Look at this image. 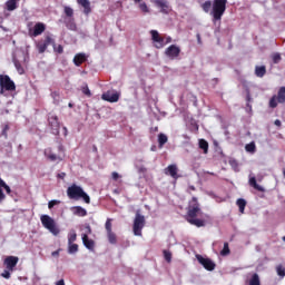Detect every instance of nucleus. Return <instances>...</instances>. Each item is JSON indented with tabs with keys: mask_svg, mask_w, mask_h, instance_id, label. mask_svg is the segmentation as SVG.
<instances>
[{
	"mask_svg": "<svg viewBox=\"0 0 285 285\" xmlns=\"http://www.w3.org/2000/svg\"><path fill=\"white\" fill-rule=\"evenodd\" d=\"M200 213L202 208L199 207V202H197V197H193L187 208L186 220L188 224H191V226H197V228L206 226V222H204V219L197 218V215Z\"/></svg>",
	"mask_w": 285,
	"mask_h": 285,
	"instance_id": "obj_1",
	"label": "nucleus"
},
{
	"mask_svg": "<svg viewBox=\"0 0 285 285\" xmlns=\"http://www.w3.org/2000/svg\"><path fill=\"white\" fill-rule=\"evenodd\" d=\"M67 196L69 197V199H75L76 202H79V199H83L85 204H90V196H88L83 191V188L75 184L68 187Z\"/></svg>",
	"mask_w": 285,
	"mask_h": 285,
	"instance_id": "obj_2",
	"label": "nucleus"
},
{
	"mask_svg": "<svg viewBox=\"0 0 285 285\" xmlns=\"http://www.w3.org/2000/svg\"><path fill=\"white\" fill-rule=\"evenodd\" d=\"M226 3H228V0L213 1L210 14L214 21H220L222 17H224V12H226Z\"/></svg>",
	"mask_w": 285,
	"mask_h": 285,
	"instance_id": "obj_3",
	"label": "nucleus"
},
{
	"mask_svg": "<svg viewBox=\"0 0 285 285\" xmlns=\"http://www.w3.org/2000/svg\"><path fill=\"white\" fill-rule=\"evenodd\" d=\"M40 222H41L43 228L49 230V233H51V235L57 236V235H59V233H61V230L57 226V222H55L52 217H50L48 215H42V216H40Z\"/></svg>",
	"mask_w": 285,
	"mask_h": 285,
	"instance_id": "obj_4",
	"label": "nucleus"
},
{
	"mask_svg": "<svg viewBox=\"0 0 285 285\" xmlns=\"http://www.w3.org/2000/svg\"><path fill=\"white\" fill-rule=\"evenodd\" d=\"M17 90V85L8 75H0V95L3 92H14Z\"/></svg>",
	"mask_w": 285,
	"mask_h": 285,
	"instance_id": "obj_5",
	"label": "nucleus"
},
{
	"mask_svg": "<svg viewBox=\"0 0 285 285\" xmlns=\"http://www.w3.org/2000/svg\"><path fill=\"white\" fill-rule=\"evenodd\" d=\"M144 226H146V217H144V215L137 212L134 219V227H132L134 235H136V237H141V230H144Z\"/></svg>",
	"mask_w": 285,
	"mask_h": 285,
	"instance_id": "obj_6",
	"label": "nucleus"
},
{
	"mask_svg": "<svg viewBox=\"0 0 285 285\" xmlns=\"http://www.w3.org/2000/svg\"><path fill=\"white\" fill-rule=\"evenodd\" d=\"M278 104H285V87H281L277 91V95H274L269 99V108H277Z\"/></svg>",
	"mask_w": 285,
	"mask_h": 285,
	"instance_id": "obj_7",
	"label": "nucleus"
},
{
	"mask_svg": "<svg viewBox=\"0 0 285 285\" xmlns=\"http://www.w3.org/2000/svg\"><path fill=\"white\" fill-rule=\"evenodd\" d=\"M63 14L67 18L65 21L68 28H70V30H75L77 28V24H75V9H72L71 7L65 6Z\"/></svg>",
	"mask_w": 285,
	"mask_h": 285,
	"instance_id": "obj_8",
	"label": "nucleus"
},
{
	"mask_svg": "<svg viewBox=\"0 0 285 285\" xmlns=\"http://www.w3.org/2000/svg\"><path fill=\"white\" fill-rule=\"evenodd\" d=\"M48 126L52 135H56V136L59 135L61 124L59 122V117L57 115H52V114L48 115Z\"/></svg>",
	"mask_w": 285,
	"mask_h": 285,
	"instance_id": "obj_9",
	"label": "nucleus"
},
{
	"mask_svg": "<svg viewBox=\"0 0 285 285\" xmlns=\"http://www.w3.org/2000/svg\"><path fill=\"white\" fill-rule=\"evenodd\" d=\"M196 259L199 264L203 265L205 271L213 272L217 267V264H215V262H213V259L206 258L199 254L196 255Z\"/></svg>",
	"mask_w": 285,
	"mask_h": 285,
	"instance_id": "obj_10",
	"label": "nucleus"
},
{
	"mask_svg": "<svg viewBox=\"0 0 285 285\" xmlns=\"http://www.w3.org/2000/svg\"><path fill=\"white\" fill-rule=\"evenodd\" d=\"M165 55L168 57V59L175 61V59H179V55H181V48H179L177 45H171L165 50Z\"/></svg>",
	"mask_w": 285,
	"mask_h": 285,
	"instance_id": "obj_11",
	"label": "nucleus"
},
{
	"mask_svg": "<svg viewBox=\"0 0 285 285\" xmlns=\"http://www.w3.org/2000/svg\"><path fill=\"white\" fill-rule=\"evenodd\" d=\"M173 41V38L168 37H153L151 43L154 48H157L158 50L164 48V46H168Z\"/></svg>",
	"mask_w": 285,
	"mask_h": 285,
	"instance_id": "obj_12",
	"label": "nucleus"
},
{
	"mask_svg": "<svg viewBox=\"0 0 285 285\" xmlns=\"http://www.w3.org/2000/svg\"><path fill=\"white\" fill-rule=\"evenodd\" d=\"M87 229V234H82V244L86 248H88V250H95V240L89 239L88 235H90L92 233V228H90V225H88L86 227Z\"/></svg>",
	"mask_w": 285,
	"mask_h": 285,
	"instance_id": "obj_13",
	"label": "nucleus"
},
{
	"mask_svg": "<svg viewBox=\"0 0 285 285\" xmlns=\"http://www.w3.org/2000/svg\"><path fill=\"white\" fill-rule=\"evenodd\" d=\"M165 175H168L169 177H171L173 179H179V168L177 167V165L173 164V165H168L165 169H164Z\"/></svg>",
	"mask_w": 285,
	"mask_h": 285,
	"instance_id": "obj_14",
	"label": "nucleus"
},
{
	"mask_svg": "<svg viewBox=\"0 0 285 285\" xmlns=\"http://www.w3.org/2000/svg\"><path fill=\"white\" fill-rule=\"evenodd\" d=\"M17 264H19V257L17 256H8L4 259V266L7 271H14V268L17 267Z\"/></svg>",
	"mask_w": 285,
	"mask_h": 285,
	"instance_id": "obj_15",
	"label": "nucleus"
},
{
	"mask_svg": "<svg viewBox=\"0 0 285 285\" xmlns=\"http://www.w3.org/2000/svg\"><path fill=\"white\" fill-rule=\"evenodd\" d=\"M156 8L160 9L163 14H168L170 12V4L166 0H154Z\"/></svg>",
	"mask_w": 285,
	"mask_h": 285,
	"instance_id": "obj_16",
	"label": "nucleus"
},
{
	"mask_svg": "<svg viewBox=\"0 0 285 285\" xmlns=\"http://www.w3.org/2000/svg\"><path fill=\"white\" fill-rule=\"evenodd\" d=\"M102 99L104 101H108L109 104H117V101H119V94L107 91L102 94Z\"/></svg>",
	"mask_w": 285,
	"mask_h": 285,
	"instance_id": "obj_17",
	"label": "nucleus"
},
{
	"mask_svg": "<svg viewBox=\"0 0 285 285\" xmlns=\"http://www.w3.org/2000/svg\"><path fill=\"white\" fill-rule=\"evenodd\" d=\"M52 43V38L47 37L46 40H41L37 43L38 52L43 53L46 50H48V46Z\"/></svg>",
	"mask_w": 285,
	"mask_h": 285,
	"instance_id": "obj_18",
	"label": "nucleus"
},
{
	"mask_svg": "<svg viewBox=\"0 0 285 285\" xmlns=\"http://www.w3.org/2000/svg\"><path fill=\"white\" fill-rule=\"evenodd\" d=\"M77 3L83 8V14L87 17L92 12V9L90 8V0H77Z\"/></svg>",
	"mask_w": 285,
	"mask_h": 285,
	"instance_id": "obj_19",
	"label": "nucleus"
},
{
	"mask_svg": "<svg viewBox=\"0 0 285 285\" xmlns=\"http://www.w3.org/2000/svg\"><path fill=\"white\" fill-rule=\"evenodd\" d=\"M45 157H47V159H49V161H57V160L63 161V158L61 156L52 153V149H46Z\"/></svg>",
	"mask_w": 285,
	"mask_h": 285,
	"instance_id": "obj_20",
	"label": "nucleus"
},
{
	"mask_svg": "<svg viewBox=\"0 0 285 285\" xmlns=\"http://www.w3.org/2000/svg\"><path fill=\"white\" fill-rule=\"evenodd\" d=\"M86 61H88V57H86V53H77L73 57V63L77 67L81 66L82 63H86Z\"/></svg>",
	"mask_w": 285,
	"mask_h": 285,
	"instance_id": "obj_21",
	"label": "nucleus"
},
{
	"mask_svg": "<svg viewBox=\"0 0 285 285\" xmlns=\"http://www.w3.org/2000/svg\"><path fill=\"white\" fill-rule=\"evenodd\" d=\"M71 210L77 217H86L88 215V210L81 206H75L71 208Z\"/></svg>",
	"mask_w": 285,
	"mask_h": 285,
	"instance_id": "obj_22",
	"label": "nucleus"
},
{
	"mask_svg": "<svg viewBox=\"0 0 285 285\" xmlns=\"http://www.w3.org/2000/svg\"><path fill=\"white\" fill-rule=\"evenodd\" d=\"M46 32V24L43 22H38L33 27V35L35 37H39V35H43Z\"/></svg>",
	"mask_w": 285,
	"mask_h": 285,
	"instance_id": "obj_23",
	"label": "nucleus"
},
{
	"mask_svg": "<svg viewBox=\"0 0 285 285\" xmlns=\"http://www.w3.org/2000/svg\"><path fill=\"white\" fill-rule=\"evenodd\" d=\"M254 75L259 79L264 78L266 76V66H256Z\"/></svg>",
	"mask_w": 285,
	"mask_h": 285,
	"instance_id": "obj_24",
	"label": "nucleus"
},
{
	"mask_svg": "<svg viewBox=\"0 0 285 285\" xmlns=\"http://www.w3.org/2000/svg\"><path fill=\"white\" fill-rule=\"evenodd\" d=\"M249 186L258 190V193H264V187L257 184V179L255 177L249 178Z\"/></svg>",
	"mask_w": 285,
	"mask_h": 285,
	"instance_id": "obj_25",
	"label": "nucleus"
},
{
	"mask_svg": "<svg viewBox=\"0 0 285 285\" xmlns=\"http://www.w3.org/2000/svg\"><path fill=\"white\" fill-rule=\"evenodd\" d=\"M248 285H262V281L259 279V274L254 273L248 281Z\"/></svg>",
	"mask_w": 285,
	"mask_h": 285,
	"instance_id": "obj_26",
	"label": "nucleus"
},
{
	"mask_svg": "<svg viewBox=\"0 0 285 285\" xmlns=\"http://www.w3.org/2000/svg\"><path fill=\"white\" fill-rule=\"evenodd\" d=\"M198 145L204 155H208V141H206V139H199Z\"/></svg>",
	"mask_w": 285,
	"mask_h": 285,
	"instance_id": "obj_27",
	"label": "nucleus"
},
{
	"mask_svg": "<svg viewBox=\"0 0 285 285\" xmlns=\"http://www.w3.org/2000/svg\"><path fill=\"white\" fill-rule=\"evenodd\" d=\"M236 205L239 208V213L244 214V210H246V199L238 198L237 202H236Z\"/></svg>",
	"mask_w": 285,
	"mask_h": 285,
	"instance_id": "obj_28",
	"label": "nucleus"
},
{
	"mask_svg": "<svg viewBox=\"0 0 285 285\" xmlns=\"http://www.w3.org/2000/svg\"><path fill=\"white\" fill-rule=\"evenodd\" d=\"M6 6H7V10L9 12H12L13 10H17V0H8L6 2Z\"/></svg>",
	"mask_w": 285,
	"mask_h": 285,
	"instance_id": "obj_29",
	"label": "nucleus"
},
{
	"mask_svg": "<svg viewBox=\"0 0 285 285\" xmlns=\"http://www.w3.org/2000/svg\"><path fill=\"white\" fill-rule=\"evenodd\" d=\"M68 253L69 255H75V253H79V245L75 243L68 244Z\"/></svg>",
	"mask_w": 285,
	"mask_h": 285,
	"instance_id": "obj_30",
	"label": "nucleus"
},
{
	"mask_svg": "<svg viewBox=\"0 0 285 285\" xmlns=\"http://www.w3.org/2000/svg\"><path fill=\"white\" fill-rule=\"evenodd\" d=\"M77 242V232L71 229L68 234V244H75Z\"/></svg>",
	"mask_w": 285,
	"mask_h": 285,
	"instance_id": "obj_31",
	"label": "nucleus"
},
{
	"mask_svg": "<svg viewBox=\"0 0 285 285\" xmlns=\"http://www.w3.org/2000/svg\"><path fill=\"white\" fill-rule=\"evenodd\" d=\"M168 142V136L167 135H164V134H159L158 135V144H159V147L163 148L165 144Z\"/></svg>",
	"mask_w": 285,
	"mask_h": 285,
	"instance_id": "obj_32",
	"label": "nucleus"
},
{
	"mask_svg": "<svg viewBox=\"0 0 285 285\" xmlns=\"http://www.w3.org/2000/svg\"><path fill=\"white\" fill-rule=\"evenodd\" d=\"M13 65H14L17 71L19 72V75H23L26 72L23 69V66H21V62L19 60H17V58H13Z\"/></svg>",
	"mask_w": 285,
	"mask_h": 285,
	"instance_id": "obj_33",
	"label": "nucleus"
},
{
	"mask_svg": "<svg viewBox=\"0 0 285 285\" xmlns=\"http://www.w3.org/2000/svg\"><path fill=\"white\" fill-rule=\"evenodd\" d=\"M202 8L204 12H210V10H213V2L210 0H207L202 4Z\"/></svg>",
	"mask_w": 285,
	"mask_h": 285,
	"instance_id": "obj_34",
	"label": "nucleus"
},
{
	"mask_svg": "<svg viewBox=\"0 0 285 285\" xmlns=\"http://www.w3.org/2000/svg\"><path fill=\"white\" fill-rule=\"evenodd\" d=\"M109 244H117V235L112 232L107 233Z\"/></svg>",
	"mask_w": 285,
	"mask_h": 285,
	"instance_id": "obj_35",
	"label": "nucleus"
},
{
	"mask_svg": "<svg viewBox=\"0 0 285 285\" xmlns=\"http://www.w3.org/2000/svg\"><path fill=\"white\" fill-rule=\"evenodd\" d=\"M246 153H255L257 150V147L255 146V142H249L245 146Z\"/></svg>",
	"mask_w": 285,
	"mask_h": 285,
	"instance_id": "obj_36",
	"label": "nucleus"
},
{
	"mask_svg": "<svg viewBox=\"0 0 285 285\" xmlns=\"http://www.w3.org/2000/svg\"><path fill=\"white\" fill-rule=\"evenodd\" d=\"M276 273H277V276H278V277H285V268H284V266L278 265V266L276 267Z\"/></svg>",
	"mask_w": 285,
	"mask_h": 285,
	"instance_id": "obj_37",
	"label": "nucleus"
},
{
	"mask_svg": "<svg viewBox=\"0 0 285 285\" xmlns=\"http://www.w3.org/2000/svg\"><path fill=\"white\" fill-rule=\"evenodd\" d=\"M163 253H164V258L168 262V264H170L173 262V253L166 249Z\"/></svg>",
	"mask_w": 285,
	"mask_h": 285,
	"instance_id": "obj_38",
	"label": "nucleus"
},
{
	"mask_svg": "<svg viewBox=\"0 0 285 285\" xmlns=\"http://www.w3.org/2000/svg\"><path fill=\"white\" fill-rule=\"evenodd\" d=\"M105 228L107 230V234L112 233V220L110 218L106 220Z\"/></svg>",
	"mask_w": 285,
	"mask_h": 285,
	"instance_id": "obj_39",
	"label": "nucleus"
},
{
	"mask_svg": "<svg viewBox=\"0 0 285 285\" xmlns=\"http://www.w3.org/2000/svg\"><path fill=\"white\" fill-rule=\"evenodd\" d=\"M52 45H53L55 52H58V55H63V46L56 45L55 42H52Z\"/></svg>",
	"mask_w": 285,
	"mask_h": 285,
	"instance_id": "obj_40",
	"label": "nucleus"
},
{
	"mask_svg": "<svg viewBox=\"0 0 285 285\" xmlns=\"http://www.w3.org/2000/svg\"><path fill=\"white\" fill-rule=\"evenodd\" d=\"M220 255H230V248L228 247V243H224V247L220 252Z\"/></svg>",
	"mask_w": 285,
	"mask_h": 285,
	"instance_id": "obj_41",
	"label": "nucleus"
},
{
	"mask_svg": "<svg viewBox=\"0 0 285 285\" xmlns=\"http://www.w3.org/2000/svg\"><path fill=\"white\" fill-rule=\"evenodd\" d=\"M273 63H279L282 61V56L279 53H274L272 56Z\"/></svg>",
	"mask_w": 285,
	"mask_h": 285,
	"instance_id": "obj_42",
	"label": "nucleus"
},
{
	"mask_svg": "<svg viewBox=\"0 0 285 285\" xmlns=\"http://www.w3.org/2000/svg\"><path fill=\"white\" fill-rule=\"evenodd\" d=\"M59 204H61V200H50L48 203V208L52 209V208H55V206H59Z\"/></svg>",
	"mask_w": 285,
	"mask_h": 285,
	"instance_id": "obj_43",
	"label": "nucleus"
},
{
	"mask_svg": "<svg viewBox=\"0 0 285 285\" xmlns=\"http://www.w3.org/2000/svg\"><path fill=\"white\" fill-rule=\"evenodd\" d=\"M139 8H140L141 12H150V10L148 9V6L146 4V2H141L139 4Z\"/></svg>",
	"mask_w": 285,
	"mask_h": 285,
	"instance_id": "obj_44",
	"label": "nucleus"
},
{
	"mask_svg": "<svg viewBox=\"0 0 285 285\" xmlns=\"http://www.w3.org/2000/svg\"><path fill=\"white\" fill-rule=\"evenodd\" d=\"M82 92L83 95H86L87 97H91L92 94L90 92V88H88V85H86L85 87H82Z\"/></svg>",
	"mask_w": 285,
	"mask_h": 285,
	"instance_id": "obj_45",
	"label": "nucleus"
},
{
	"mask_svg": "<svg viewBox=\"0 0 285 285\" xmlns=\"http://www.w3.org/2000/svg\"><path fill=\"white\" fill-rule=\"evenodd\" d=\"M8 130H10V126L4 125V127L2 129V136L6 137V139H8Z\"/></svg>",
	"mask_w": 285,
	"mask_h": 285,
	"instance_id": "obj_46",
	"label": "nucleus"
},
{
	"mask_svg": "<svg viewBox=\"0 0 285 285\" xmlns=\"http://www.w3.org/2000/svg\"><path fill=\"white\" fill-rule=\"evenodd\" d=\"M1 188H4L7 195H10V193H12V190L10 189V186H8V184L4 183V185H0Z\"/></svg>",
	"mask_w": 285,
	"mask_h": 285,
	"instance_id": "obj_47",
	"label": "nucleus"
},
{
	"mask_svg": "<svg viewBox=\"0 0 285 285\" xmlns=\"http://www.w3.org/2000/svg\"><path fill=\"white\" fill-rule=\"evenodd\" d=\"M1 275L4 279H10V269H6Z\"/></svg>",
	"mask_w": 285,
	"mask_h": 285,
	"instance_id": "obj_48",
	"label": "nucleus"
},
{
	"mask_svg": "<svg viewBox=\"0 0 285 285\" xmlns=\"http://www.w3.org/2000/svg\"><path fill=\"white\" fill-rule=\"evenodd\" d=\"M111 177H112V179H114V181H117V179H119V173H117V171H114L112 174H111Z\"/></svg>",
	"mask_w": 285,
	"mask_h": 285,
	"instance_id": "obj_49",
	"label": "nucleus"
},
{
	"mask_svg": "<svg viewBox=\"0 0 285 285\" xmlns=\"http://www.w3.org/2000/svg\"><path fill=\"white\" fill-rule=\"evenodd\" d=\"M3 199H6V194H3V189L0 186V204L3 202Z\"/></svg>",
	"mask_w": 285,
	"mask_h": 285,
	"instance_id": "obj_50",
	"label": "nucleus"
},
{
	"mask_svg": "<svg viewBox=\"0 0 285 285\" xmlns=\"http://www.w3.org/2000/svg\"><path fill=\"white\" fill-rule=\"evenodd\" d=\"M150 36H151V37H159V31H157V30H151V31H150Z\"/></svg>",
	"mask_w": 285,
	"mask_h": 285,
	"instance_id": "obj_51",
	"label": "nucleus"
},
{
	"mask_svg": "<svg viewBox=\"0 0 285 285\" xmlns=\"http://www.w3.org/2000/svg\"><path fill=\"white\" fill-rule=\"evenodd\" d=\"M58 179H65L66 178V173H60L57 175Z\"/></svg>",
	"mask_w": 285,
	"mask_h": 285,
	"instance_id": "obj_52",
	"label": "nucleus"
},
{
	"mask_svg": "<svg viewBox=\"0 0 285 285\" xmlns=\"http://www.w3.org/2000/svg\"><path fill=\"white\" fill-rule=\"evenodd\" d=\"M274 124L279 128V127H282V120H279V119H276L275 121H274Z\"/></svg>",
	"mask_w": 285,
	"mask_h": 285,
	"instance_id": "obj_53",
	"label": "nucleus"
},
{
	"mask_svg": "<svg viewBox=\"0 0 285 285\" xmlns=\"http://www.w3.org/2000/svg\"><path fill=\"white\" fill-rule=\"evenodd\" d=\"M56 285H66V282L63 279H60L56 283Z\"/></svg>",
	"mask_w": 285,
	"mask_h": 285,
	"instance_id": "obj_54",
	"label": "nucleus"
},
{
	"mask_svg": "<svg viewBox=\"0 0 285 285\" xmlns=\"http://www.w3.org/2000/svg\"><path fill=\"white\" fill-rule=\"evenodd\" d=\"M63 135H65V137L68 136V128L67 127H63Z\"/></svg>",
	"mask_w": 285,
	"mask_h": 285,
	"instance_id": "obj_55",
	"label": "nucleus"
},
{
	"mask_svg": "<svg viewBox=\"0 0 285 285\" xmlns=\"http://www.w3.org/2000/svg\"><path fill=\"white\" fill-rule=\"evenodd\" d=\"M59 153H63V145L58 146Z\"/></svg>",
	"mask_w": 285,
	"mask_h": 285,
	"instance_id": "obj_56",
	"label": "nucleus"
},
{
	"mask_svg": "<svg viewBox=\"0 0 285 285\" xmlns=\"http://www.w3.org/2000/svg\"><path fill=\"white\" fill-rule=\"evenodd\" d=\"M6 184V181H3V179L0 178V186H3Z\"/></svg>",
	"mask_w": 285,
	"mask_h": 285,
	"instance_id": "obj_57",
	"label": "nucleus"
},
{
	"mask_svg": "<svg viewBox=\"0 0 285 285\" xmlns=\"http://www.w3.org/2000/svg\"><path fill=\"white\" fill-rule=\"evenodd\" d=\"M56 255H59V252H53L52 256L55 257Z\"/></svg>",
	"mask_w": 285,
	"mask_h": 285,
	"instance_id": "obj_58",
	"label": "nucleus"
},
{
	"mask_svg": "<svg viewBox=\"0 0 285 285\" xmlns=\"http://www.w3.org/2000/svg\"><path fill=\"white\" fill-rule=\"evenodd\" d=\"M189 190H195V186H189Z\"/></svg>",
	"mask_w": 285,
	"mask_h": 285,
	"instance_id": "obj_59",
	"label": "nucleus"
},
{
	"mask_svg": "<svg viewBox=\"0 0 285 285\" xmlns=\"http://www.w3.org/2000/svg\"><path fill=\"white\" fill-rule=\"evenodd\" d=\"M156 132L159 130V127H155V129H154Z\"/></svg>",
	"mask_w": 285,
	"mask_h": 285,
	"instance_id": "obj_60",
	"label": "nucleus"
},
{
	"mask_svg": "<svg viewBox=\"0 0 285 285\" xmlns=\"http://www.w3.org/2000/svg\"><path fill=\"white\" fill-rule=\"evenodd\" d=\"M68 106H69V108H72V102H69V105H68Z\"/></svg>",
	"mask_w": 285,
	"mask_h": 285,
	"instance_id": "obj_61",
	"label": "nucleus"
},
{
	"mask_svg": "<svg viewBox=\"0 0 285 285\" xmlns=\"http://www.w3.org/2000/svg\"><path fill=\"white\" fill-rule=\"evenodd\" d=\"M136 3H139L141 0H134Z\"/></svg>",
	"mask_w": 285,
	"mask_h": 285,
	"instance_id": "obj_62",
	"label": "nucleus"
},
{
	"mask_svg": "<svg viewBox=\"0 0 285 285\" xmlns=\"http://www.w3.org/2000/svg\"><path fill=\"white\" fill-rule=\"evenodd\" d=\"M283 242H285V236L283 237Z\"/></svg>",
	"mask_w": 285,
	"mask_h": 285,
	"instance_id": "obj_63",
	"label": "nucleus"
},
{
	"mask_svg": "<svg viewBox=\"0 0 285 285\" xmlns=\"http://www.w3.org/2000/svg\"><path fill=\"white\" fill-rule=\"evenodd\" d=\"M94 150H97V147H94Z\"/></svg>",
	"mask_w": 285,
	"mask_h": 285,
	"instance_id": "obj_64",
	"label": "nucleus"
}]
</instances>
